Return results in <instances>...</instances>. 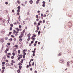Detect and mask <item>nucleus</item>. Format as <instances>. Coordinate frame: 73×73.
Returning a JSON list of instances; mask_svg holds the SVG:
<instances>
[{"instance_id": "obj_50", "label": "nucleus", "mask_w": 73, "mask_h": 73, "mask_svg": "<svg viewBox=\"0 0 73 73\" xmlns=\"http://www.w3.org/2000/svg\"><path fill=\"white\" fill-rule=\"evenodd\" d=\"M42 3L44 4H45L46 3L45 2H44V1H43V2H42Z\"/></svg>"}, {"instance_id": "obj_8", "label": "nucleus", "mask_w": 73, "mask_h": 73, "mask_svg": "<svg viewBox=\"0 0 73 73\" xmlns=\"http://www.w3.org/2000/svg\"><path fill=\"white\" fill-rule=\"evenodd\" d=\"M17 3L18 4H20L21 3V1H17Z\"/></svg>"}, {"instance_id": "obj_64", "label": "nucleus", "mask_w": 73, "mask_h": 73, "mask_svg": "<svg viewBox=\"0 0 73 73\" xmlns=\"http://www.w3.org/2000/svg\"><path fill=\"white\" fill-rule=\"evenodd\" d=\"M45 20H43V23H45Z\"/></svg>"}, {"instance_id": "obj_25", "label": "nucleus", "mask_w": 73, "mask_h": 73, "mask_svg": "<svg viewBox=\"0 0 73 73\" xmlns=\"http://www.w3.org/2000/svg\"><path fill=\"white\" fill-rule=\"evenodd\" d=\"M11 62H12L13 63H15V61H14V60H12Z\"/></svg>"}, {"instance_id": "obj_11", "label": "nucleus", "mask_w": 73, "mask_h": 73, "mask_svg": "<svg viewBox=\"0 0 73 73\" xmlns=\"http://www.w3.org/2000/svg\"><path fill=\"white\" fill-rule=\"evenodd\" d=\"M33 36L34 38L36 37V35H35V34H33Z\"/></svg>"}, {"instance_id": "obj_30", "label": "nucleus", "mask_w": 73, "mask_h": 73, "mask_svg": "<svg viewBox=\"0 0 73 73\" xmlns=\"http://www.w3.org/2000/svg\"><path fill=\"white\" fill-rule=\"evenodd\" d=\"M14 58H15V57L14 56H12L11 57V58L12 59H14Z\"/></svg>"}, {"instance_id": "obj_5", "label": "nucleus", "mask_w": 73, "mask_h": 73, "mask_svg": "<svg viewBox=\"0 0 73 73\" xmlns=\"http://www.w3.org/2000/svg\"><path fill=\"white\" fill-rule=\"evenodd\" d=\"M1 33H5V30H1Z\"/></svg>"}, {"instance_id": "obj_61", "label": "nucleus", "mask_w": 73, "mask_h": 73, "mask_svg": "<svg viewBox=\"0 0 73 73\" xmlns=\"http://www.w3.org/2000/svg\"><path fill=\"white\" fill-rule=\"evenodd\" d=\"M46 15H44V17H46Z\"/></svg>"}, {"instance_id": "obj_51", "label": "nucleus", "mask_w": 73, "mask_h": 73, "mask_svg": "<svg viewBox=\"0 0 73 73\" xmlns=\"http://www.w3.org/2000/svg\"><path fill=\"white\" fill-rule=\"evenodd\" d=\"M34 41L33 40V41H31V44H33V43H34V41Z\"/></svg>"}, {"instance_id": "obj_28", "label": "nucleus", "mask_w": 73, "mask_h": 73, "mask_svg": "<svg viewBox=\"0 0 73 73\" xmlns=\"http://www.w3.org/2000/svg\"><path fill=\"white\" fill-rule=\"evenodd\" d=\"M17 8L18 9H20L21 8V6H18L17 7Z\"/></svg>"}, {"instance_id": "obj_3", "label": "nucleus", "mask_w": 73, "mask_h": 73, "mask_svg": "<svg viewBox=\"0 0 73 73\" xmlns=\"http://www.w3.org/2000/svg\"><path fill=\"white\" fill-rule=\"evenodd\" d=\"M21 35L22 36V37H23L24 36V34L23 31L21 33Z\"/></svg>"}, {"instance_id": "obj_56", "label": "nucleus", "mask_w": 73, "mask_h": 73, "mask_svg": "<svg viewBox=\"0 0 73 73\" xmlns=\"http://www.w3.org/2000/svg\"><path fill=\"white\" fill-rule=\"evenodd\" d=\"M32 52L33 53H35V52H36L35 51V50H34V51H32Z\"/></svg>"}, {"instance_id": "obj_48", "label": "nucleus", "mask_w": 73, "mask_h": 73, "mask_svg": "<svg viewBox=\"0 0 73 73\" xmlns=\"http://www.w3.org/2000/svg\"><path fill=\"white\" fill-rule=\"evenodd\" d=\"M5 53H7V50H6H6H5Z\"/></svg>"}, {"instance_id": "obj_41", "label": "nucleus", "mask_w": 73, "mask_h": 73, "mask_svg": "<svg viewBox=\"0 0 73 73\" xmlns=\"http://www.w3.org/2000/svg\"><path fill=\"white\" fill-rule=\"evenodd\" d=\"M8 55H11L12 54L11 53H9L8 54Z\"/></svg>"}, {"instance_id": "obj_6", "label": "nucleus", "mask_w": 73, "mask_h": 73, "mask_svg": "<svg viewBox=\"0 0 73 73\" xmlns=\"http://www.w3.org/2000/svg\"><path fill=\"white\" fill-rule=\"evenodd\" d=\"M14 47H15V48H19V46L17 44H16V45H15Z\"/></svg>"}, {"instance_id": "obj_43", "label": "nucleus", "mask_w": 73, "mask_h": 73, "mask_svg": "<svg viewBox=\"0 0 73 73\" xmlns=\"http://www.w3.org/2000/svg\"><path fill=\"white\" fill-rule=\"evenodd\" d=\"M12 13H14L15 12V11L14 10V9H13L12 10Z\"/></svg>"}, {"instance_id": "obj_53", "label": "nucleus", "mask_w": 73, "mask_h": 73, "mask_svg": "<svg viewBox=\"0 0 73 73\" xmlns=\"http://www.w3.org/2000/svg\"><path fill=\"white\" fill-rule=\"evenodd\" d=\"M10 44H11L10 43H9V42L7 43V45H10Z\"/></svg>"}, {"instance_id": "obj_2", "label": "nucleus", "mask_w": 73, "mask_h": 73, "mask_svg": "<svg viewBox=\"0 0 73 73\" xmlns=\"http://www.w3.org/2000/svg\"><path fill=\"white\" fill-rule=\"evenodd\" d=\"M60 63H63V64H64V63L65 62V61H64V60H63V59H62V60H60Z\"/></svg>"}, {"instance_id": "obj_55", "label": "nucleus", "mask_w": 73, "mask_h": 73, "mask_svg": "<svg viewBox=\"0 0 73 73\" xmlns=\"http://www.w3.org/2000/svg\"><path fill=\"white\" fill-rule=\"evenodd\" d=\"M11 64L12 66H13V62L12 63H11Z\"/></svg>"}, {"instance_id": "obj_57", "label": "nucleus", "mask_w": 73, "mask_h": 73, "mask_svg": "<svg viewBox=\"0 0 73 73\" xmlns=\"http://www.w3.org/2000/svg\"><path fill=\"white\" fill-rule=\"evenodd\" d=\"M12 27H10V31H11L12 30Z\"/></svg>"}, {"instance_id": "obj_31", "label": "nucleus", "mask_w": 73, "mask_h": 73, "mask_svg": "<svg viewBox=\"0 0 73 73\" xmlns=\"http://www.w3.org/2000/svg\"><path fill=\"white\" fill-rule=\"evenodd\" d=\"M25 52H26V50H23V52L24 53H25Z\"/></svg>"}, {"instance_id": "obj_32", "label": "nucleus", "mask_w": 73, "mask_h": 73, "mask_svg": "<svg viewBox=\"0 0 73 73\" xmlns=\"http://www.w3.org/2000/svg\"><path fill=\"white\" fill-rule=\"evenodd\" d=\"M19 68H20V69H21L22 68V66H19Z\"/></svg>"}, {"instance_id": "obj_58", "label": "nucleus", "mask_w": 73, "mask_h": 73, "mask_svg": "<svg viewBox=\"0 0 73 73\" xmlns=\"http://www.w3.org/2000/svg\"><path fill=\"white\" fill-rule=\"evenodd\" d=\"M9 34H10V35H11L12 34V32H10L9 33Z\"/></svg>"}, {"instance_id": "obj_14", "label": "nucleus", "mask_w": 73, "mask_h": 73, "mask_svg": "<svg viewBox=\"0 0 73 73\" xmlns=\"http://www.w3.org/2000/svg\"><path fill=\"white\" fill-rule=\"evenodd\" d=\"M30 36H31V34H30V33H29L27 35V36L30 37Z\"/></svg>"}, {"instance_id": "obj_63", "label": "nucleus", "mask_w": 73, "mask_h": 73, "mask_svg": "<svg viewBox=\"0 0 73 73\" xmlns=\"http://www.w3.org/2000/svg\"><path fill=\"white\" fill-rule=\"evenodd\" d=\"M27 15H30L29 12H28V13H27Z\"/></svg>"}, {"instance_id": "obj_40", "label": "nucleus", "mask_w": 73, "mask_h": 73, "mask_svg": "<svg viewBox=\"0 0 73 73\" xmlns=\"http://www.w3.org/2000/svg\"><path fill=\"white\" fill-rule=\"evenodd\" d=\"M36 17L37 19H38V15H36Z\"/></svg>"}, {"instance_id": "obj_29", "label": "nucleus", "mask_w": 73, "mask_h": 73, "mask_svg": "<svg viewBox=\"0 0 73 73\" xmlns=\"http://www.w3.org/2000/svg\"><path fill=\"white\" fill-rule=\"evenodd\" d=\"M20 12V9H17V12H18V13H19Z\"/></svg>"}, {"instance_id": "obj_47", "label": "nucleus", "mask_w": 73, "mask_h": 73, "mask_svg": "<svg viewBox=\"0 0 73 73\" xmlns=\"http://www.w3.org/2000/svg\"><path fill=\"white\" fill-rule=\"evenodd\" d=\"M9 55H8L7 54V57L8 58H10V56H9Z\"/></svg>"}, {"instance_id": "obj_45", "label": "nucleus", "mask_w": 73, "mask_h": 73, "mask_svg": "<svg viewBox=\"0 0 73 73\" xmlns=\"http://www.w3.org/2000/svg\"><path fill=\"white\" fill-rule=\"evenodd\" d=\"M36 29H37V31L39 30V27H38L36 28Z\"/></svg>"}, {"instance_id": "obj_39", "label": "nucleus", "mask_w": 73, "mask_h": 73, "mask_svg": "<svg viewBox=\"0 0 73 73\" xmlns=\"http://www.w3.org/2000/svg\"><path fill=\"white\" fill-rule=\"evenodd\" d=\"M23 58H25V55H24V54L23 55Z\"/></svg>"}, {"instance_id": "obj_62", "label": "nucleus", "mask_w": 73, "mask_h": 73, "mask_svg": "<svg viewBox=\"0 0 73 73\" xmlns=\"http://www.w3.org/2000/svg\"><path fill=\"white\" fill-rule=\"evenodd\" d=\"M33 56H35V53H33Z\"/></svg>"}, {"instance_id": "obj_13", "label": "nucleus", "mask_w": 73, "mask_h": 73, "mask_svg": "<svg viewBox=\"0 0 73 73\" xmlns=\"http://www.w3.org/2000/svg\"><path fill=\"white\" fill-rule=\"evenodd\" d=\"M16 33V31L15 30H14L13 33L14 34H15V33Z\"/></svg>"}, {"instance_id": "obj_33", "label": "nucleus", "mask_w": 73, "mask_h": 73, "mask_svg": "<svg viewBox=\"0 0 73 73\" xmlns=\"http://www.w3.org/2000/svg\"><path fill=\"white\" fill-rule=\"evenodd\" d=\"M4 42V40H3V38H2V43H3V42Z\"/></svg>"}, {"instance_id": "obj_1", "label": "nucleus", "mask_w": 73, "mask_h": 73, "mask_svg": "<svg viewBox=\"0 0 73 73\" xmlns=\"http://www.w3.org/2000/svg\"><path fill=\"white\" fill-rule=\"evenodd\" d=\"M17 57H18L17 58L18 60H20L21 58H22L23 57L22 55L21 54H18V56Z\"/></svg>"}, {"instance_id": "obj_21", "label": "nucleus", "mask_w": 73, "mask_h": 73, "mask_svg": "<svg viewBox=\"0 0 73 73\" xmlns=\"http://www.w3.org/2000/svg\"><path fill=\"white\" fill-rule=\"evenodd\" d=\"M21 52V51L20 50H18V54H20Z\"/></svg>"}, {"instance_id": "obj_16", "label": "nucleus", "mask_w": 73, "mask_h": 73, "mask_svg": "<svg viewBox=\"0 0 73 73\" xmlns=\"http://www.w3.org/2000/svg\"><path fill=\"white\" fill-rule=\"evenodd\" d=\"M10 25L11 27H13V24H12V23H11L10 24Z\"/></svg>"}, {"instance_id": "obj_17", "label": "nucleus", "mask_w": 73, "mask_h": 73, "mask_svg": "<svg viewBox=\"0 0 73 73\" xmlns=\"http://www.w3.org/2000/svg\"><path fill=\"white\" fill-rule=\"evenodd\" d=\"M16 31H19V29L18 28H16Z\"/></svg>"}, {"instance_id": "obj_46", "label": "nucleus", "mask_w": 73, "mask_h": 73, "mask_svg": "<svg viewBox=\"0 0 73 73\" xmlns=\"http://www.w3.org/2000/svg\"><path fill=\"white\" fill-rule=\"evenodd\" d=\"M42 6L43 7H45V4H43V5H42Z\"/></svg>"}, {"instance_id": "obj_9", "label": "nucleus", "mask_w": 73, "mask_h": 73, "mask_svg": "<svg viewBox=\"0 0 73 73\" xmlns=\"http://www.w3.org/2000/svg\"><path fill=\"white\" fill-rule=\"evenodd\" d=\"M18 72V73H20L21 72L20 70L19 69H18V70H17Z\"/></svg>"}, {"instance_id": "obj_15", "label": "nucleus", "mask_w": 73, "mask_h": 73, "mask_svg": "<svg viewBox=\"0 0 73 73\" xmlns=\"http://www.w3.org/2000/svg\"><path fill=\"white\" fill-rule=\"evenodd\" d=\"M22 35H20L19 36V38H22Z\"/></svg>"}, {"instance_id": "obj_49", "label": "nucleus", "mask_w": 73, "mask_h": 73, "mask_svg": "<svg viewBox=\"0 0 73 73\" xmlns=\"http://www.w3.org/2000/svg\"><path fill=\"white\" fill-rule=\"evenodd\" d=\"M12 54H13V56H15V54L14 52Z\"/></svg>"}, {"instance_id": "obj_36", "label": "nucleus", "mask_w": 73, "mask_h": 73, "mask_svg": "<svg viewBox=\"0 0 73 73\" xmlns=\"http://www.w3.org/2000/svg\"><path fill=\"white\" fill-rule=\"evenodd\" d=\"M19 41H23V39L22 38H20L19 40Z\"/></svg>"}, {"instance_id": "obj_34", "label": "nucleus", "mask_w": 73, "mask_h": 73, "mask_svg": "<svg viewBox=\"0 0 73 73\" xmlns=\"http://www.w3.org/2000/svg\"><path fill=\"white\" fill-rule=\"evenodd\" d=\"M17 40V39L16 38H14V41H16Z\"/></svg>"}, {"instance_id": "obj_35", "label": "nucleus", "mask_w": 73, "mask_h": 73, "mask_svg": "<svg viewBox=\"0 0 73 73\" xmlns=\"http://www.w3.org/2000/svg\"><path fill=\"white\" fill-rule=\"evenodd\" d=\"M36 24H37V23H36V22H35L34 23V25H36Z\"/></svg>"}, {"instance_id": "obj_37", "label": "nucleus", "mask_w": 73, "mask_h": 73, "mask_svg": "<svg viewBox=\"0 0 73 73\" xmlns=\"http://www.w3.org/2000/svg\"><path fill=\"white\" fill-rule=\"evenodd\" d=\"M61 52L60 53L58 54L59 56H61Z\"/></svg>"}, {"instance_id": "obj_27", "label": "nucleus", "mask_w": 73, "mask_h": 73, "mask_svg": "<svg viewBox=\"0 0 73 73\" xmlns=\"http://www.w3.org/2000/svg\"><path fill=\"white\" fill-rule=\"evenodd\" d=\"M4 71L5 70H2L1 71V73H3V72H4Z\"/></svg>"}, {"instance_id": "obj_38", "label": "nucleus", "mask_w": 73, "mask_h": 73, "mask_svg": "<svg viewBox=\"0 0 73 73\" xmlns=\"http://www.w3.org/2000/svg\"><path fill=\"white\" fill-rule=\"evenodd\" d=\"M3 23H5V21H6V20H5V19H4L3 20Z\"/></svg>"}, {"instance_id": "obj_42", "label": "nucleus", "mask_w": 73, "mask_h": 73, "mask_svg": "<svg viewBox=\"0 0 73 73\" xmlns=\"http://www.w3.org/2000/svg\"><path fill=\"white\" fill-rule=\"evenodd\" d=\"M30 40V38H28L27 39L28 41H29Z\"/></svg>"}, {"instance_id": "obj_44", "label": "nucleus", "mask_w": 73, "mask_h": 73, "mask_svg": "<svg viewBox=\"0 0 73 73\" xmlns=\"http://www.w3.org/2000/svg\"><path fill=\"white\" fill-rule=\"evenodd\" d=\"M19 28H22V26H21V25H19Z\"/></svg>"}, {"instance_id": "obj_26", "label": "nucleus", "mask_w": 73, "mask_h": 73, "mask_svg": "<svg viewBox=\"0 0 73 73\" xmlns=\"http://www.w3.org/2000/svg\"><path fill=\"white\" fill-rule=\"evenodd\" d=\"M23 59H21V63H23Z\"/></svg>"}, {"instance_id": "obj_24", "label": "nucleus", "mask_w": 73, "mask_h": 73, "mask_svg": "<svg viewBox=\"0 0 73 73\" xmlns=\"http://www.w3.org/2000/svg\"><path fill=\"white\" fill-rule=\"evenodd\" d=\"M9 40L10 42H11L13 40H12V38H10V39H9Z\"/></svg>"}, {"instance_id": "obj_18", "label": "nucleus", "mask_w": 73, "mask_h": 73, "mask_svg": "<svg viewBox=\"0 0 73 73\" xmlns=\"http://www.w3.org/2000/svg\"><path fill=\"white\" fill-rule=\"evenodd\" d=\"M6 50L7 52L8 51H9V48H7L6 49Z\"/></svg>"}, {"instance_id": "obj_7", "label": "nucleus", "mask_w": 73, "mask_h": 73, "mask_svg": "<svg viewBox=\"0 0 73 73\" xmlns=\"http://www.w3.org/2000/svg\"><path fill=\"white\" fill-rule=\"evenodd\" d=\"M70 63V62H68L67 63V66H70V65L69 64Z\"/></svg>"}, {"instance_id": "obj_20", "label": "nucleus", "mask_w": 73, "mask_h": 73, "mask_svg": "<svg viewBox=\"0 0 73 73\" xmlns=\"http://www.w3.org/2000/svg\"><path fill=\"white\" fill-rule=\"evenodd\" d=\"M26 31V30L25 29H24L23 31V33H25Z\"/></svg>"}, {"instance_id": "obj_23", "label": "nucleus", "mask_w": 73, "mask_h": 73, "mask_svg": "<svg viewBox=\"0 0 73 73\" xmlns=\"http://www.w3.org/2000/svg\"><path fill=\"white\" fill-rule=\"evenodd\" d=\"M18 64L20 66L22 65V64L21 63H19Z\"/></svg>"}, {"instance_id": "obj_12", "label": "nucleus", "mask_w": 73, "mask_h": 73, "mask_svg": "<svg viewBox=\"0 0 73 73\" xmlns=\"http://www.w3.org/2000/svg\"><path fill=\"white\" fill-rule=\"evenodd\" d=\"M39 3V1H36V4H38V3Z\"/></svg>"}, {"instance_id": "obj_54", "label": "nucleus", "mask_w": 73, "mask_h": 73, "mask_svg": "<svg viewBox=\"0 0 73 73\" xmlns=\"http://www.w3.org/2000/svg\"><path fill=\"white\" fill-rule=\"evenodd\" d=\"M13 24H14V25H17V23H16V22H14Z\"/></svg>"}, {"instance_id": "obj_60", "label": "nucleus", "mask_w": 73, "mask_h": 73, "mask_svg": "<svg viewBox=\"0 0 73 73\" xmlns=\"http://www.w3.org/2000/svg\"><path fill=\"white\" fill-rule=\"evenodd\" d=\"M5 4L6 5L8 4V2H5Z\"/></svg>"}, {"instance_id": "obj_59", "label": "nucleus", "mask_w": 73, "mask_h": 73, "mask_svg": "<svg viewBox=\"0 0 73 73\" xmlns=\"http://www.w3.org/2000/svg\"><path fill=\"white\" fill-rule=\"evenodd\" d=\"M34 62H33V64H32L33 66H34Z\"/></svg>"}, {"instance_id": "obj_22", "label": "nucleus", "mask_w": 73, "mask_h": 73, "mask_svg": "<svg viewBox=\"0 0 73 73\" xmlns=\"http://www.w3.org/2000/svg\"><path fill=\"white\" fill-rule=\"evenodd\" d=\"M11 37L12 38H15V36L14 35H11Z\"/></svg>"}, {"instance_id": "obj_10", "label": "nucleus", "mask_w": 73, "mask_h": 73, "mask_svg": "<svg viewBox=\"0 0 73 73\" xmlns=\"http://www.w3.org/2000/svg\"><path fill=\"white\" fill-rule=\"evenodd\" d=\"M29 2L31 4H32L33 3V1H32V0H31L29 1Z\"/></svg>"}, {"instance_id": "obj_19", "label": "nucleus", "mask_w": 73, "mask_h": 73, "mask_svg": "<svg viewBox=\"0 0 73 73\" xmlns=\"http://www.w3.org/2000/svg\"><path fill=\"white\" fill-rule=\"evenodd\" d=\"M5 68H6L5 67H3L2 68V69L3 70H4V69H5Z\"/></svg>"}, {"instance_id": "obj_4", "label": "nucleus", "mask_w": 73, "mask_h": 73, "mask_svg": "<svg viewBox=\"0 0 73 73\" xmlns=\"http://www.w3.org/2000/svg\"><path fill=\"white\" fill-rule=\"evenodd\" d=\"M31 39L33 40V41H35V38H34V36H32L31 37Z\"/></svg>"}, {"instance_id": "obj_52", "label": "nucleus", "mask_w": 73, "mask_h": 73, "mask_svg": "<svg viewBox=\"0 0 73 73\" xmlns=\"http://www.w3.org/2000/svg\"><path fill=\"white\" fill-rule=\"evenodd\" d=\"M26 68H29V66L28 65H27Z\"/></svg>"}]
</instances>
